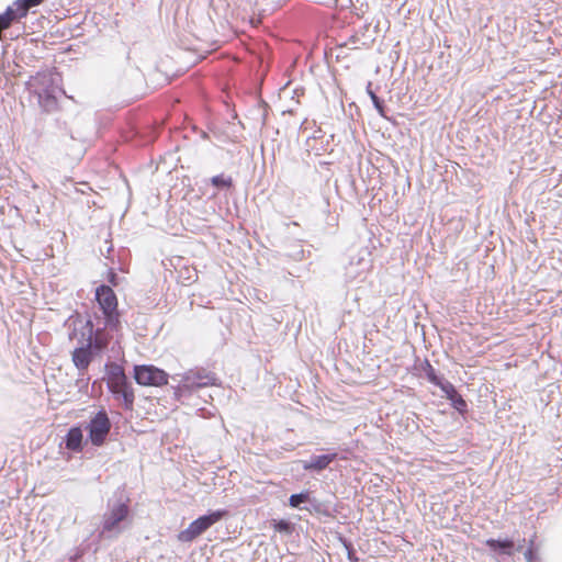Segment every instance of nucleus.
Returning a JSON list of instances; mask_svg holds the SVG:
<instances>
[{
    "label": "nucleus",
    "mask_w": 562,
    "mask_h": 562,
    "mask_svg": "<svg viewBox=\"0 0 562 562\" xmlns=\"http://www.w3.org/2000/svg\"><path fill=\"white\" fill-rule=\"evenodd\" d=\"M72 330L69 338L77 339L79 347L72 351V362L80 371L88 369L92 361V349L101 350L106 346V341L100 336V331H93V324L90 319H82L77 316L71 319Z\"/></svg>",
    "instance_id": "nucleus-1"
},
{
    "label": "nucleus",
    "mask_w": 562,
    "mask_h": 562,
    "mask_svg": "<svg viewBox=\"0 0 562 562\" xmlns=\"http://www.w3.org/2000/svg\"><path fill=\"white\" fill-rule=\"evenodd\" d=\"M171 379L173 382L178 383L177 387L180 395L186 392H192L196 389L213 385L216 381L214 374L203 369L189 370L181 374H175Z\"/></svg>",
    "instance_id": "nucleus-2"
},
{
    "label": "nucleus",
    "mask_w": 562,
    "mask_h": 562,
    "mask_svg": "<svg viewBox=\"0 0 562 562\" xmlns=\"http://www.w3.org/2000/svg\"><path fill=\"white\" fill-rule=\"evenodd\" d=\"M226 515L225 510H214L193 520L177 536L180 542H192Z\"/></svg>",
    "instance_id": "nucleus-3"
},
{
    "label": "nucleus",
    "mask_w": 562,
    "mask_h": 562,
    "mask_svg": "<svg viewBox=\"0 0 562 562\" xmlns=\"http://www.w3.org/2000/svg\"><path fill=\"white\" fill-rule=\"evenodd\" d=\"M95 299L106 318V326L115 327L119 323V315L117 299L114 291L108 285H100L95 291Z\"/></svg>",
    "instance_id": "nucleus-4"
},
{
    "label": "nucleus",
    "mask_w": 562,
    "mask_h": 562,
    "mask_svg": "<svg viewBox=\"0 0 562 562\" xmlns=\"http://www.w3.org/2000/svg\"><path fill=\"white\" fill-rule=\"evenodd\" d=\"M108 385L113 394L121 395L123 397L126 407L132 406L134 402V391L127 382L121 367L114 366L111 368Z\"/></svg>",
    "instance_id": "nucleus-5"
},
{
    "label": "nucleus",
    "mask_w": 562,
    "mask_h": 562,
    "mask_svg": "<svg viewBox=\"0 0 562 562\" xmlns=\"http://www.w3.org/2000/svg\"><path fill=\"white\" fill-rule=\"evenodd\" d=\"M128 512V506L124 503L114 505L110 512L104 515L101 535H106V537L119 536L123 530L121 522L126 519Z\"/></svg>",
    "instance_id": "nucleus-6"
},
{
    "label": "nucleus",
    "mask_w": 562,
    "mask_h": 562,
    "mask_svg": "<svg viewBox=\"0 0 562 562\" xmlns=\"http://www.w3.org/2000/svg\"><path fill=\"white\" fill-rule=\"evenodd\" d=\"M134 379L145 386H161L168 383V374L154 366H136Z\"/></svg>",
    "instance_id": "nucleus-7"
},
{
    "label": "nucleus",
    "mask_w": 562,
    "mask_h": 562,
    "mask_svg": "<svg viewBox=\"0 0 562 562\" xmlns=\"http://www.w3.org/2000/svg\"><path fill=\"white\" fill-rule=\"evenodd\" d=\"M89 437L94 446H101L111 429V423L104 411L98 412L90 420Z\"/></svg>",
    "instance_id": "nucleus-8"
},
{
    "label": "nucleus",
    "mask_w": 562,
    "mask_h": 562,
    "mask_svg": "<svg viewBox=\"0 0 562 562\" xmlns=\"http://www.w3.org/2000/svg\"><path fill=\"white\" fill-rule=\"evenodd\" d=\"M440 390L443 392L445 396L451 401L453 407L459 412H464L467 409V402L464 398L458 393L454 385L449 381H446L445 384L441 385Z\"/></svg>",
    "instance_id": "nucleus-9"
},
{
    "label": "nucleus",
    "mask_w": 562,
    "mask_h": 562,
    "mask_svg": "<svg viewBox=\"0 0 562 562\" xmlns=\"http://www.w3.org/2000/svg\"><path fill=\"white\" fill-rule=\"evenodd\" d=\"M485 543L491 550H493V551L499 550L502 553L507 554V555H512L514 552V548H515V543L510 539H505V540L487 539Z\"/></svg>",
    "instance_id": "nucleus-10"
},
{
    "label": "nucleus",
    "mask_w": 562,
    "mask_h": 562,
    "mask_svg": "<svg viewBox=\"0 0 562 562\" xmlns=\"http://www.w3.org/2000/svg\"><path fill=\"white\" fill-rule=\"evenodd\" d=\"M82 431L78 427L71 428L66 437V447L70 450L78 451L81 449Z\"/></svg>",
    "instance_id": "nucleus-11"
},
{
    "label": "nucleus",
    "mask_w": 562,
    "mask_h": 562,
    "mask_svg": "<svg viewBox=\"0 0 562 562\" xmlns=\"http://www.w3.org/2000/svg\"><path fill=\"white\" fill-rule=\"evenodd\" d=\"M38 103L44 111L50 112L56 108L57 100L53 92L44 90L38 93Z\"/></svg>",
    "instance_id": "nucleus-12"
},
{
    "label": "nucleus",
    "mask_w": 562,
    "mask_h": 562,
    "mask_svg": "<svg viewBox=\"0 0 562 562\" xmlns=\"http://www.w3.org/2000/svg\"><path fill=\"white\" fill-rule=\"evenodd\" d=\"M423 370L430 383L439 387H441V385L445 384L446 381H443L441 378L437 375L435 368L428 360H425V362L423 363Z\"/></svg>",
    "instance_id": "nucleus-13"
},
{
    "label": "nucleus",
    "mask_w": 562,
    "mask_h": 562,
    "mask_svg": "<svg viewBox=\"0 0 562 562\" xmlns=\"http://www.w3.org/2000/svg\"><path fill=\"white\" fill-rule=\"evenodd\" d=\"M211 183L217 189H228L233 184V179L229 176L218 175L211 178Z\"/></svg>",
    "instance_id": "nucleus-14"
},
{
    "label": "nucleus",
    "mask_w": 562,
    "mask_h": 562,
    "mask_svg": "<svg viewBox=\"0 0 562 562\" xmlns=\"http://www.w3.org/2000/svg\"><path fill=\"white\" fill-rule=\"evenodd\" d=\"M369 94H370L371 100H372L375 109L378 110L379 114L381 116L385 117V110H384L383 102L380 100V98L373 91H369Z\"/></svg>",
    "instance_id": "nucleus-15"
},
{
    "label": "nucleus",
    "mask_w": 562,
    "mask_h": 562,
    "mask_svg": "<svg viewBox=\"0 0 562 562\" xmlns=\"http://www.w3.org/2000/svg\"><path fill=\"white\" fill-rule=\"evenodd\" d=\"M43 0H16L15 2L21 9H25L26 15L31 8L38 5Z\"/></svg>",
    "instance_id": "nucleus-16"
},
{
    "label": "nucleus",
    "mask_w": 562,
    "mask_h": 562,
    "mask_svg": "<svg viewBox=\"0 0 562 562\" xmlns=\"http://www.w3.org/2000/svg\"><path fill=\"white\" fill-rule=\"evenodd\" d=\"M306 498H307L306 494H303V493H301V494H293L290 497V505L292 507H300V505L302 503H304L306 501Z\"/></svg>",
    "instance_id": "nucleus-17"
},
{
    "label": "nucleus",
    "mask_w": 562,
    "mask_h": 562,
    "mask_svg": "<svg viewBox=\"0 0 562 562\" xmlns=\"http://www.w3.org/2000/svg\"><path fill=\"white\" fill-rule=\"evenodd\" d=\"M276 530L284 533L291 532V525L288 521L280 520L274 525Z\"/></svg>",
    "instance_id": "nucleus-18"
},
{
    "label": "nucleus",
    "mask_w": 562,
    "mask_h": 562,
    "mask_svg": "<svg viewBox=\"0 0 562 562\" xmlns=\"http://www.w3.org/2000/svg\"><path fill=\"white\" fill-rule=\"evenodd\" d=\"M329 460L327 457H318V470L325 468L328 464Z\"/></svg>",
    "instance_id": "nucleus-19"
},
{
    "label": "nucleus",
    "mask_w": 562,
    "mask_h": 562,
    "mask_svg": "<svg viewBox=\"0 0 562 562\" xmlns=\"http://www.w3.org/2000/svg\"><path fill=\"white\" fill-rule=\"evenodd\" d=\"M290 94V90H289V87L288 86H284L283 88L280 89V98H285Z\"/></svg>",
    "instance_id": "nucleus-20"
},
{
    "label": "nucleus",
    "mask_w": 562,
    "mask_h": 562,
    "mask_svg": "<svg viewBox=\"0 0 562 562\" xmlns=\"http://www.w3.org/2000/svg\"><path fill=\"white\" fill-rule=\"evenodd\" d=\"M525 557L526 559L531 562L532 560V550L531 549H528L526 552H525Z\"/></svg>",
    "instance_id": "nucleus-21"
}]
</instances>
